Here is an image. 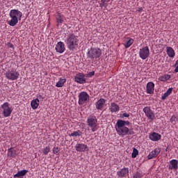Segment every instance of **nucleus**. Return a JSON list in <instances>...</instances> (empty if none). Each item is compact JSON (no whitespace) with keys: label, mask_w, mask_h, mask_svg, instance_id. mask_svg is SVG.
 Instances as JSON below:
<instances>
[{"label":"nucleus","mask_w":178,"mask_h":178,"mask_svg":"<svg viewBox=\"0 0 178 178\" xmlns=\"http://www.w3.org/2000/svg\"><path fill=\"white\" fill-rule=\"evenodd\" d=\"M130 124L129 121H126L123 120H118L115 124V130L117 131V134L120 136V137H124L125 136L131 135V132L129 129V126Z\"/></svg>","instance_id":"1"},{"label":"nucleus","mask_w":178,"mask_h":178,"mask_svg":"<svg viewBox=\"0 0 178 178\" xmlns=\"http://www.w3.org/2000/svg\"><path fill=\"white\" fill-rule=\"evenodd\" d=\"M22 16L23 13L20 10L16 9L10 10L9 13L10 19L7 22L8 24L11 26V27H15V26L19 23V20H22Z\"/></svg>","instance_id":"2"},{"label":"nucleus","mask_w":178,"mask_h":178,"mask_svg":"<svg viewBox=\"0 0 178 178\" xmlns=\"http://www.w3.org/2000/svg\"><path fill=\"white\" fill-rule=\"evenodd\" d=\"M79 36L74 33H70L67 35L65 42L70 51H74L76 48H79Z\"/></svg>","instance_id":"3"},{"label":"nucleus","mask_w":178,"mask_h":178,"mask_svg":"<svg viewBox=\"0 0 178 178\" xmlns=\"http://www.w3.org/2000/svg\"><path fill=\"white\" fill-rule=\"evenodd\" d=\"M102 55V50L98 47H90L88 49L86 56L88 59L90 60H97L99 59Z\"/></svg>","instance_id":"4"},{"label":"nucleus","mask_w":178,"mask_h":178,"mask_svg":"<svg viewBox=\"0 0 178 178\" xmlns=\"http://www.w3.org/2000/svg\"><path fill=\"white\" fill-rule=\"evenodd\" d=\"M7 80H10V81H15V80H17L20 76V73L17 72L16 70H8L4 74Z\"/></svg>","instance_id":"5"},{"label":"nucleus","mask_w":178,"mask_h":178,"mask_svg":"<svg viewBox=\"0 0 178 178\" xmlns=\"http://www.w3.org/2000/svg\"><path fill=\"white\" fill-rule=\"evenodd\" d=\"M86 123L88 126L90 127L92 133H95V131L98 130V128H97V123H98V120L95 116L90 115L87 119Z\"/></svg>","instance_id":"6"},{"label":"nucleus","mask_w":178,"mask_h":178,"mask_svg":"<svg viewBox=\"0 0 178 178\" xmlns=\"http://www.w3.org/2000/svg\"><path fill=\"white\" fill-rule=\"evenodd\" d=\"M1 109H3V115L4 118H9L12 115L13 109L10 107V104L8 102H5L1 105Z\"/></svg>","instance_id":"7"},{"label":"nucleus","mask_w":178,"mask_h":178,"mask_svg":"<svg viewBox=\"0 0 178 178\" xmlns=\"http://www.w3.org/2000/svg\"><path fill=\"white\" fill-rule=\"evenodd\" d=\"M78 98L79 105H84V104H87L90 101V95L87 92H81L78 95Z\"/></svg>","instance_id":"8"},{"label":"nucleus","mask_w":178,"mask_h":178,"mask_svg":"<svg viewBox=\"0 0 178 178\" xmlns=\"http://www.w3.org/2000/svg\"><path fill=\"white\" fill-rule=\"evenodd\" d=\"M143 112L146 117H147L148 120L149 122H152L155 118V114L154 113V111L151 110V107L146 106L143 108Z\"/></svg>","instance_id":"9"},{"label":"nucleus","mask_w":178,"mask_h":178,"mask_svg":"<svg viewBox=\"0 0 178 178\" xmlns=\"http://www.w3.org/2000/svg\"><path fill=\"white\" fill-rule=\"evenodd\" d=\"M139 56L141 59L145 60V59L149 56V48L146 46L142 49H140Z\"/></svg>","instance_id":"10"},{"label":"nucleus","mask_w":178,"mask_h":178,"mask_svg":"<svg viewBox=\"0 0 178 178\" xmlns=\"http://www.w3.org/2000/svg\"><path fill=\"white\" fill-rule=\"evenodd\" d=\"M74 81L79 84H84L86 83V75L83 73H79L75 76Z\"/></svg>","instance_id":"11"},{"label":"nucleus","mask_w":178,"mask_h":178,"mask_svg":"<svg viewBox=\"0 0 178 178\" xmlns=\"http://www.w3.org/2000/svg\"><path fill=\"white\" fill-rule=\"evenodd\" d=\"M117 176L118 178H124L129 176V168H123L117 172Z\"/></svg>","instance_id":"12"},{"label":"nucleus","mask_w":178,"mask_h":178,"mask_svg":"<svg viewBox=\"0 0 178 178\" xmlns=\"http://www.w3.org/2000/svg\"><path fill=\"white\" fill-rule=\"evenodd\" d=\"M159 154H161V147H156L149 154L147 158L148 159H154V158H156Z\"/></svg>","instance_id":"13"},{"label":"nucleus","mask_w":178,"mask_h":178,"mask_svg":"<svg viewBox=\"0 0 178 178\" xmlns=\"http://www.w3.org/2000/svg\"><path fill=\"white\" fill-rule=\"evenodd\" d=\"M75 149L77 152H85L88 149V146L84 143H78L75 146Z\"/></svg>","instance_id":"14"},{"label":"nucleus","mask_w":178,"mask_h":178,"mask_svg":"<svg viewBox=\"0 0 178 178\" xmlns=\"http://www.w3.org/2000/svg\"><path fill=\"white\" fill-rule=\"evenodd\" d=\"M55 49L58 54H63L66 48L65 47V43L63 42H58L56 45Z\"/></svg>","instance_id":"15"},{"label":"nucleus","mask_w":178,"mask_h":178,"mask_svg":"<svg viewBox=\"0 0 178 178\" xmlns=\"http://www.w3.org/2000/svg\"><path fill=\"white\" fill-rule=\"evenodd\" d=\"M105 104H106V100L105 99L101 98L95 103L96 109H97V111H102Z\"/></svg>","instance_id":"16"},{"label":"nucleus","mask_w":178,"mask_h":178,"mask_svg":"<svg viewBox=\"0 0 178 178\" xmlns=\"http://www.w3.org/2000/svg\"><path fill=\"white\" fill-rule=\"evenodd\" d=\"M149 138L151 141H159L162 138V136L156 132H152L149 135Z\"/></svg>","instance_id":"17"},{"label":"nucleus","mask_w":178,"mask_h":178,"mask_svg":"<svg viewBox=\"0 0 178 178\" xmlns=\"http://www.w3.org/2000/svg\"><path fill=\"white\" fill-rule=\"evenodd\" d=\"M155 90V83L153 82H149L146 86V92L147 94H152Z\"/></svg>","instance_id":"18"},{"label":"nucleus","mask_w":178,"mask_h":178,"mask_svg":"<svg viewBox=\"0 0 178 178\" xmlns=\"http://www.w3.org/2000/svg\"><path fill=\"white\" fill-rule=\"evenodd\" d=\"M108 109L111 113H116V112H119V111H120V107H119V105L116 103L113 102L111 104Z\"/></svg>","instance_id":"19"},{"label":"nucleus","mask_w":178,"mask_h":178,"mask_svg":"<svg viewBox=\"0 0 178 178\" xmlns=\"http://www.w3.org/2000/svg\"><path fill=\"white\" fill-rule=\"evenodd\" d=\"M167 55L169 56V58H175V56L176 55V53H175V49L172 48L171 47H167Z\"/></svg>","instance_id":"20"},{"label":"nucleus","mask_w":178,"mask_h":178,"mask_svg":"<svg viewBox=\"0 0 178 178\" xmlns=\"http://www.w3.org/2000/svg\"><path fill=\"white\" fill-rule=\"evenodd\" d=\"M32 109H37L40 106V100L38 99H33L31 102Z\"/></svg>","instance_id":"21"},{"label":"nucleus","mask_w":178,"mask_h":178,"mask_svg":"<svg viewBox=\"0 0 178 178\" xmlns=\"http://www.w3.org/2000/svg\"><path fill=\"white\" fill-rule=\"evenodd\" d=\"M173 91V88H170L168 89V90L161 96V99L163 101H165V99H166V98L170 95V94H172Z\"/></svg>","instance_id":"22"},{"label":"nucleus","mask_w":178,"mask_h":178,"mask_svg":"<svg viewBox=\"0 0 178 178\" xmlns=\"http://www.w3.org/2000/svg\"><path fill=\"white\" fill-rule=\"evenodd\" d=\"M170 165H171V169H175L177 170L178 169V161L176 159H172L170 161Z\"/></svg>","instance_id":"23"},{"label":"nucleus","mask_w":178,"mask_h":178,"mask_svg":"<svg viewBox=\"0 0 178 178\" xmlns=\"http://www.w3.org/2000/svg\"><path fill=\"white\" fill-rule=\"evenodd\" d=\"M29 173V170H22L21 171H18L17 174L15 175V177H23V176H26Z\"/></svg>","instance_id":"24"},{"label":"nucleus","mask_w":178,"mask_h":178,"mask_svg":"<svg viewBox=\"0 0 178 178\" xmlns=\"http://www.w3.org/2000/svg\"><path fill=\"white\" fill-rule=\"evenodd\" d=\"M56 23L58 24H63V15H60V13H58L56 17Z\"/></svg>","instance_id":"25"},{"label":"nucleus","mask_w":178,"mask_h":178,"mask_svg":"<svg viewBox=\"0 0 178 178\" xmlns=\"http://www.w3.org/2000/svg\"><path fill=\"white\" fill-rule=\"evenodd\" d=\"M65 83H66V79L65 78H60L59 81L56 83V87H63L65 85Z\"/></svg>","instance_id":"26"},{"label":"nucleus","mask_w":178,"mask_h":178,"mask_svg":"<svg viewBox=\"0 0 178 178\" xmlns=\"http://www.w3.org/2000/svg\"><path fill=\"white\" fill-rule=\"evenodd\" d=\"M82 135H83V132H81V131L80 130H77V131H73L69 136L70 137H81V136Z\"/></svg>","instance_id":"27"},{"label":"nucleus","mask_w":178,"mask_h":178,"mask_svg":"<svg viewBox=\"0 0 178 178\" xmlns=\"http://www.w3.org/2000/svg\"><path fill=\"white\" fill-rule=\"evenodd\" d=\"M8 156L10 158H15V156H16V150L12 147L8 149Z\"/></svg>","instance_id":"28"},{"label":"nucleus","mask_w":178,"mask_h":178,"mask_svg":"<svg viewBox=\"0 0 178 178\" xmlns=\"http://www.w3.org/2000/svg\"><path fill=\"white\" fill-rule=\"evenodd\" d=\"M127 39H128V41L124 45L125 48H130V47H131V45H133V44L134 42V40L131 38H127Z\"/></svg>","instance_id":"29"},{"label":"nucleus","mask_w":178,"mask_h":178,"mask_svg":"<svg viewBox=\"0 0 178 178\" xmlns=\"http://www.w3.org/2000/svg\"><path fill=\"white\" fill-rule=\"evenodd\" d=\"M170 79V74H164L161 76H160L159 80L160 81H168Z\"/></svg>","instance_id":"30"},{"label":"nucleus","mask_w":178,"mask_h":178,"mask_svg":"<svg viewBox=\"0 0 178 178\" xmlns=\"http://www.w3.org/2000/svg\"><path fill=\"white\" fill-rule=\"evenodd\" d=\"M50 151H51V147H49V146H47L42 149V153L44 154V155H48Z\"/></svg>","instance_id":"31"},{"label":"nucleus","mask_w":178,"mask_h":178,"mask_svg":"<svg viewBox=\"0 0 178 178\" xmlns=\"http://www.w3.org/2000/svg\"><path fill=\"white\" fill-rule=\"evenodd\" d=\"M137 155H138V150L134 147L131 158H137Z\"/></svg>","instance_id":"32"},{"label":"nucleus","mask_w":178,"mask_h":178,"mask_svg":"<svg viewBox=\"0 0 178 178\" xmlns=\"http://www.w3.org/2000/svg\"><path fill=\"white\" fill-rule=\"evenodd\" d=\"M170 120L171 123H172L173 124H176V122H177V117H176L175 115H172Z\"/></svg>","instance_id":"33"},{"label":"nucleus","mask_w":178,"mask_h":178,"mask_svg":"<svg viewBox=\"0 0 178 178\" xmlns=\"http://www.w3.org/2000/svg\"><path fill=\"white\" fill-rule=\"evenodd\" d=\"M143 177V174L140 171L136 172L134 175V178H141Z\"/></svg>","instance_id":"34"},{"label":"nucleus","mask_w":178,"mask_h":178,"mask_svg":"<svg viewBox=\"0 0 178 178\" xmlns=\"http://www.w3.org/2000/svg\"><path fill=\"white\" fill-rule=\"evenodd\" d=\"M59 151H60V148H59V147H54L53 148V154H58Z\"/></svg>","instance_id":"35"},{"label":"nucleus","mask_w":178,"mask_h":178,"mask_svg":"<svg viewBox=\"0 0 178 178\" xmlns=\"http://www.w3.org/2000/svg\"><path fill=\"white\" fill-rule=\"evenodd\" d=\"M108 6V3H104V2H101V3H99V7L101 8V9H102V8H106Z\"/></svg>","instance_id":"36"},{"label":"nucleus","mask_w":178,"mask_h":178,"mask_svg":"<svg viewBox=\"0 0 178 178\" xmlns=\"http://www.w3.org/2000/svg\"><path fill=\"white\" fill-rule=\"evenodd\" d=\"M122 118H129L130 114L124 113H122Z\"/></svg>","instance_id":"37"},{"label":"nucleus","mask_w":178,"mask_h":178,"mask_svg":"<svg viewBox=\"0 0 178 178\" xmlns=\"http://www.w3.org/2000/svg\"><path fill=\"white\" fill-rule=\"evenodd\" d=\"M95 74V72H94V71L90 72L88 73L89 77H92V76H94Z\"/></svg>","instance_id":"38"},{"label":"nucleus","mask_w":178,"mask_h":178,"mask_svg":"<svg viewBox=\"0 0 178 178\" xmlns=\"http://www.w3.org/2000/svg\"><path fill=\"white\" fill-rule=\"evenodd\" d=\"M136 10H137V12H139L140 13H141V12H143V7L138 8Z\"/></svg>","instance_id":"39"},{"label":"nucleus","mask_w":178,"mask_h":178,"mask_svg":"<svg viewBox=\"0 0 178 178\" xmlns=\"http://www.w3.org/2000/svg\"><path fill=\"white\" fill-rule=\"evenodd\" d=\"M101 2H103V3H106L108 2H111V0H101Z\"/></svg>","instance_id":"40"},{"label":"nucleus","mask_w":178,"mask_h":178,"mask_svg":"<svg viewBox=\"0 0 178 178\" xmlns=\"http://www.w3.org/2000/svg\"><path fill=\"white\" fill-rule=\"evenodd\" d=\"M8 47H9V48H13V44L10 43V44H8Z\"/></svg>","instance_id":"41"},{"label":"nucleus","mask_w":178,"mask_h":178,"mask_svg":"<svg viewBox=\"0 0 178 178\" xmlns=\"http://www.w3.org/2000/svg\"><path fill=\"white\" fill-rule=\"evenodd\" d=\"M42 95H39V97H38V98H42Z\"/></svg>","instance_id":"42"}]
</instances>
